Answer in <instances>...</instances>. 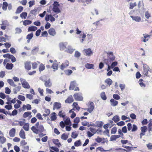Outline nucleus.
<instances>
[{
    "instance_id": "nucleus-1",
    "label": "nucleus",
    "mask_w": 152,
    "mask_h": 152,
    "mask_svg": "<svg viewBox=\"0 0 152 152\" xmlns=\"http://www.w3.org/2000/svg\"><path fill=\"white\" fill-rule=\"evenodd\" d=\"M107 59L103 58V61L104 63L108 65L107 71H109L110 70L111 68V65L110 66L109 64H111L112 62L115 60V57L113 55L112 52H110L107 53Z\"/></svg>"
},
{
    "instance_id": "nucleus-2",
    "label": "nucleus",
    "mask_w": 152,
    "mask_h": 152,
    "mask_svg": "<svg viewBox=\"0 0 152 152\" xmlns=\"http://www.w3.org/2000/svg\"><path fill=\"white\" fill-rule=\"evenodd\" d=\"M31 130L35 133L37 134L39 132H42L45 130L43 125H40L37 129L35 126H33L31 128Z\"/></svg>"
},
{
    "instance_id": "nucleus-3",
    "label": "nucleus",
    "mask_w": 152,
    "mask_h": 152,
    "mask_svg": "<svg viewBox=\"0 0 152 152\" xmlns=\"http://www.w3.org/2000/svg\"><path fill=\"white\" fill-rule=\"evenodd\" d=\"M53 11L56 13H58L61 12V10L59 8V4L56 1L53 4Z\"/></svg>"
},
{
    "instance_id": "nucleus-4",
    "label": "nucleus",
    "mask_w": 152,
    "mask_h": 152,
    "mask_svg": "<svg viewBox=\"0 0 152 152\" xmlns=\"http://www.w3.org/2000/svg\"><path fill=\"white\" fill-rule=\"evenodd\" d=\"M83 51L84 55L88 56H91L93 53V52L90 48L84 49Z\"/></svg>"
},
{
    "instance_id": "nucleus-5",
    "label": "nucleus",
    "mask_w": 152,
    "mask_h": 152,
    "mask_svg": "<svg viewBox=\"0 0 152 152\" xmlns=\"http://www.w3.org/2000/svg\"><path fill=\"white\" fill-rule=\"evenodd\" d=\"M20 80L22 86L24 88L28 89L30 88V86L28 83L25 80H24L23 79L22 80L21 79Z\"/></svg>"
},
{
    "instance_id": "nucleus-6",
    "label": "nucleus",
    "mask_w": 152,
    "mask_h": 152,
    "mask_svg": "<svg viewBox=\"0 0 152 152\" xmlns=\"http://www.w3.org/2000/svg\"><path fill=\"white\" fill-rule=\"evenodd\" d=\"M94 105L93 102H91L88 106V108L85 109L88 111L90 113H91L94 110Z\"/></svg>"
},
{
    "instance_id": "nucleus-7",
    "label": "nucleus",
    "mask_w": 152,
    "mask_h": 152,
    "mask_svg": "<svg viewBox=\"0 0 152 152\" xmlns=\"http://www.w3.org/2000/svg\"><path fill=\"white\" fill-rule=\"evenodd\" d=\"M69 62L67 61H66L60 66V68L62 70H63L65 68H66L69 66Z\"/></svg>"
},
{
    "instance_id": "nucleus-8",
    "label": "nucleus",
    "mask_w": 152,
    "mask_h": 152,
    "mask_svg": "<svg viewBox=\"0 0 152 152\" xmlns=\"http://www.w3.org/2000/svg\"><path fill=\"white\" fill-rule=\"evenodd\" d=\"M75 99L77 101H81L83 100V98L81 96L77 93L73 95Z\"/></svg>"
},
{
    "instance_id": "nucleus-9",
    "label": "nucleus",
    "mask_w": 152,
    "mask_h": 152,
    "mask_svg": "<svg viewBox=\"0 0 152 152\" xmlns=\"http://www.w3.org/2000/svg\"><path fill=\"white\" fill-rule=\"evenodd\" d=\"M50 19L51 22H53L55 21V18L51 14L49 15H47L45 17V20L46 21H48Z\"/></svg>"
},
{
    "instance_id": "nucleus-10",
    "label": "nucleus",
    "mask_w": 152,
    "mask_h": 152,
    "mask_svg": "<svg viewBox=\"0 0 152 152\" xmlns=\"http://www.w3.org/2000/svg\"><path fill=\"white\" fill-rule=\"evenodd\" d=\"M122 147L126 148V149H122L124 151H126V152H129L130 151L134 150V147H130L124 145H122Z\"/></svg>"
},
{
    "instance_id": "nucleus-11",
    "label": "nucleus",
    "mask_w": 152,
    "mask_h": 152,
    "mask_svg": "<svg viewBox=\"0 0 152 152\" xmlns=\"http://www.w3.org/2000/svg\"><path fill=\"white\" fill-rule=\"evenodd\" d=\"M48 32L49 34L52 36H54L56 34V32L55 29L53 28H50L49 29Z\"/></svg>"
},
{
    "instance_id": "nucleus-12",
    "label": "nucleus",
    "mask_w": 152,
    "mask_h": 152,
    "mask_svg": "<svg viewBox=\"0 0 152 152\" xmlns=\"http://www.w3.org/2000/svg\"><path fill=\"white\" fill-rule=\"evenodd\" d=\"M67 45V43L66 42L60 43L59 44V46L60 50H62L66 48V46Z\"/></svg>"
},
{
    "instance_id": "nucleus-13",
    "label": "nucleus",
    "mask_w": 152,
    "mask_h": 152,
    "mask_svg": "<svg viewBox=\"0 0 152 152\" xmlns=\"http://www.w3.org/2000/svg\"><path fill=\"white\" fill-rule=\"evenodd\" d=\"M25 68L28 70H30L31 69V66L30 62L26 61L24 63Z\"/></svg>"
},
{
    "instance_id": "nucleus-14",
    "label": "nucleus",
    "mask_w": 152,
    "mask_h": 152,
    "mask_svg": "<svg viewBox=\"0 0 152 152\" xmlns=\"http://www.w3.org/2000/svg\"><path fill=\"white\" fill-rule=\"evenodd\" d=\"M61 106V103L57 102H55L53 104V109L55 110V109H58L60 108Z\"/></svg>"
},
{
    "instance_id": "nucleus-15",
    "label": "nucleus",
    "mask_w": 152,
    "mask_h": 152,
    "mask_svg": "<svg viewBox=\"0 0 152 152\" xmlns=\"http://www.w3.org/2000/svg\"><path fill=\"white\" fill-rule=\"evenodd\" d=\"M74 101V99L72 96H69L65 100L66 103H71Z\"/></svg>"
},
{
    "instance_id": "nucleus-16",
    "label": "nucleus",
    "mask_w": 152,
    "mask_h": 152,
    "mask_svg": "<svg viewBox=\"0 0 152 152\" xmlns=\"http://www.w3.org/2000/svg\"><path fill=\"white\" fill-rule=\"evenodd\" d=\"M15 129L14 128H12L9 131V134L10 137H13L15 136Z\"/></svg>"
},
{
    "instance_id": "nucleus-17",
    "label": "nucleus",
    "mask_w": 152,
    "mask_h": 152,
    "mask_svg": "<svg viewBox=\"0 0 152 152\" xmlns=\"http://www.w3.org/2000/svg\"><path fill=\"white\" fill-rule=\"evenodd\" d=\"M76 85V82L75 81H72L71 82L69 89V90H74L75 88Z\"/></svg>"
},
{
    "instance_id": "nucleus-18",
    "label": "nucleus",
    "mask_w": 152,
    "mask_h": 152,
    "mask_svg": "<svg viewBox=\"0 0 152 152\" xmlns=\"http://www.w3.org/2000/svg\"><path fill=\"white\" fill-rule=\"evenodd\" d=\"M44 85L45 87H50L51 86L52 84L50 82V79L48 80L45 81Z\"/></svg>"
},
{
    "instance_id": "nucleus-19",
    "label": "nucleus",
    "mask_w": 152,
    "mask_h": 152,
    "mask_svg": "<svg viewBox=\"0 0 152 152\" xmlns=\"http://www.w3.org/2000/svg\"><path fill=\"white\" fill-rule=\"evenodd\" d=\"M121 137L120 135H112L110 138V141L115 140L116 139L119 138Z\"/></svg>"
},
{
    "instance_id": "nucleus-20",
    "label": "nucleus",
    "mask_w": 152,
    "mask_h": 152,
    "mask_svg": "<svg viewBox=\"0 0 152 152\" xmlns=\"http://www.w3.org/2000/svg\"><path fill=\"white\" fill-rule=\"evenodd\" d=\"M131 17L132 19L133 20L136 22H139L141 20L140 17L139 16H131Z\"/></svg>"
},
{
    "instance_id": "nucleus-21",
    "label": "nucleus",
    "mask_w": 152,
    "mask_h": 152,
    "mask_svg": "<svg viewBox=\"0 0 152 152\" xmlns=\"http://www.w3.org/2000/svg\"><path fill=\"white\" fill-rule=\"evenodd\" d=\"M21 88L20 86H18L13 89V91L14 94H17L18 92H19Z\"/></svg>"
},
{
    "instance_id": "nucleus-22",
    "label": "nucleus",
    "mask_w": 152,
    "mask_h": 152,
    "mask_svg": "<svg viewBox=\"0 0 152 152\" xmlns=\"http://www.w3.org/2000/svg\"><path fill=\"white\" fill-rule=\"evenodd\" d=\"M74 146L75 147H79L81 145L82 143L80 140H78L75 141L74 143Z\"/></svg>"
},
{
    "instance_id": "nucleus-23",
    "label": "nucleus",
    "mask_w": 152,
    "mask_h": 152,
    "mask_svg": "<svg viewBox=\"0 0 152 152\" xmlns=\"http://www.w3.org/2000/svg\"><path fill=\"white\" fill-rule=\"evenodd\" d=\"M19 135L20 137L23 139H25L26 138L25 133L23 130H20L19 133Z\"/></svg>"
},
{
    "instance_id": "nucleus-24",
    "label": "nucleus",
    "mask_w": 152,
    "mask_h": 152,
    "mask_svg": "<svg viewBox=\"0 0 152 152\" xmlns=\"http://www.w3.org/2000/svg\"><path fill=\"white\" fill-rule=\"evenodd\" d=\"M110 102L111 105L113 106H115L118 104V102L113 99H111L110 100Z\"/></svg>"
},
{
    "instance_id": "nucleus-25",
    "label": "nucleus",
    "mask_w": 152,
    "mask_h": 152,
    "mask_svg": "<svg viewBox=\"0 0 152 152\" xmlns=\"http://www.w3.org/2000/svg\"><path fill=\"white\" fill-rule=\"evenodd\" d=\"M13 67V64L12 63H7L6 66V68L8 70L11 69Z\"/></svg>"
},
{
    "instance_id": "nucleus-26",
    "label": "nucleus",
    "mask_w": 152,
    "mask_h": 152,
    "mask_svg": "<svg viewBox=\"0 0 152 152\" xmlns=\"http://www.w3.org/2000/svg\"><path fill=\"white\" fill-rule=\"evenodd\" d=\"M23 110H25L26 109L27 110H30L31 109V105L29 104H27L26 105H23L22 107Z\"/></svg>"
},
{
    "instance_id": "nucleus-27",
    "label": "nucleus",
    "mask_w": 152,
    "mask_h": 152,
    "mask_svg": "<svg viewBox=\"0 0 152 152\" xmlns=\"http://www.w3.org/2000/svg\"><path fill=\"white\" fill-rule=\"evenodd\" d=\"M37 29V27L35 26H31L28 28V31H36Z\"/></svg>"
},
{
    "instance_id": "nucleus-28",
    "label": "nucleus",
    "mask_w": 152,
    "mask_h": 152,
    "mask_svg": "<svg viewBox=\"0 0 152 152\" xmlns=\"http://www.w3.org/2000/svg\"><path fill=\"white\" fill-rule=\"evenodd\" d=\"M105 82L107 83V85L110 86L112 84L113 81L110 78H108L105 80Z\"/></svg>"
},
{
    "instance_id": "nucleus-29",
    "label": "nucleus",
    "mask_w": 152,
    "mask_h": 152,
    "mask_svg": "<svg viewBox=\"0 0 152 152\" xmlns=\"http://www.w3.org/2000/svg\"><path fill=\"white\" fill-rule=\"evenodd\" d=\"M65 51L67 53L72 54L73 53L74 50L70 46H69L68 47L67 49L65 50Z\"/></svg>"
},
{
    "instance_id": "nucleus-30",
    "label": "nucleus",
    "mask_w": 152,
    "mask_h": 152,
    "mask_svg": "<svg viewBox=\"0 0 152 152\" xmlns=\"http://www.w3.org/2000/svg\"><path fill=\"white\" fill-rule=\"evenodd\" d=\"M50 119L52 121H54L55 120L56 118L57 117L56 115V113L55 112L52 113L51 115Z\"/></svg>"
},
{
    "instance_id": "nucleus-31",
    "label": "nucleus",
    "mask_w": 152,
    "mask_h": 152,
    "mask_svg": "<svg viewBox=\"0 0 152 152\" xmlns=\"http://www.w3.org/2000/svg\"><path fill=\"white\" fill-rule=\"evenodd\" d=\"M103 124V122L102 121H97L96 122V126L98 127H102Z\"/></svg>"
},
{
    "instance_id": "nucleus-32",
    "label": "nucleus",
    "mask_w": 152,
    "mask_h": 152,
    "mask_svg": "<svg viewBox=\"0 0 152 152\" xmlns=\"http://www.w3.org/2000/svg\"><path fill=\"white\" fill-rule=\"evenodd\" d=\"M8 6V4L7 2H4L3 3L2 9L6 11L7 10Z\"/></svg>"
},
{
    "instance_id": "nucleus-33",
    "label": "nucleus",
    "mask_w": 152,
    "mask_h": 152,
    "mask_svg": "<svg viewBox=\"0 0 152 152\" xmlns=\"http://www.w3.org/2000/svg\"><path fill=\"white\" fill-rule=\"evenodd\" d=\"M94 66V64L89 63H87L85 65L86 68L88 69H93Z\"/></svg>"
},
{
    "instance_id": "nucleus-34",
    "label": "nucleus",
    "mask_w": 152,
    "mask_h": 152,
    "mask_svg": "<svg viewBox=\"0 0 152 152\" xmlns=\"http://www.w3.org/2000/svg\"><path fill=\"white\" fill-rule=\"evenodd\" d=\"M144 37V39L143 40V41L144 42H146L148 40L149 38H150V36L146 34H143Z\"/></svg>"
},
{
    "instance_id": "nucleus-35",
    "label": "nucleus",
    "mask_w": 152,
    "mask_h": 152,
    "mask_svg": "<svg viewBox=\"0 0 152 152\" xmlns=\"http://www.w3.org/2000/svg\"><path fill=\"white\" fill-rule=\"evenodd\" d=\"M23 7L21 6H19L17 9L16 13L19 14L23 10Z\"/></svg>"
},
{
    "instance_id": "nucleus-36",
    "label": "nucleus",
    "mask_w": 152,
    "mask_h": 152,
    "mask_svg": "<svg viewBox=\"0 0 152 152\" xmlns=\"http://www.w3.org/2000/svg\"><path fill=\"white\" fill-rule=\"evenodd\" d=\"M7 81L10 85L14 87L16 86V85L15 84L12 79H8L7 80Z\"/></svg>"
},
{
    "instance_id": "nucleus-37",
    "label": "nucleus",
    "mask_w": 152,
    "mask_h": 152,
    "mask_svg": "<svg viewBox=\"0 0 152 152\" xmlns=\"http://www.w3.org/2000/svg\"><path fill=\"white\" fill-rule=\"evenodd\" d=\"M112 120L115 122L117 123L120 120V118L118 115H116L114 116L112 118Z\"/></svg>"
},
{
    "instance_id": "nucleus-38",
    "label": "nucleus",
    "mask_w": 152,
    "mask_h": 152,
    "mask_svg": "<svg viewBox=\"0 0 152 152\" xmlns=\"http://www.w3.org/2000/svg\"><path fill=\"white\" fill-rule=\"evenodd\" d=\"M27 13L26 12H22L20 15V17L22 19H26V18Z\"/></svg>"
},
{
    "instance_id": "nucleus-39",
    "label": "nucleus",
    "mask_w": 152,
    "mask_h": 152,
    "mask_svg": "<svg viewBox=\"0 0 152 152\" xmlns=\"http://www.w3.org/2000/svg\"><path fill=\"white\" fill-rule=\"evenodd\" d=\"M33 33H31L28 34L26 36V39H28V42H29V40L33 37Z\"/></svg>"
},
{
    "instance_id": "nucleus-40",
    "label": "nucleus",
    "mask_w": 152,
    "mask_h": 152,
    "mask_svg": "<svg viewBox=\"0 0 152 152\" xmlns=\"http://www.w3.org/2000/svg\"><path fill=\"white\" fill-rule=\"evenodd\" d=\"M61 138L63 140H66L68 138V135L65 133H63L61 135Z\"/></svg>"
},
{
    "instance_id": "nucleus-41",
    "label": "nucleus",
    "mask_w": 152,
    "mask_h": 152,
    "mask_svg": "<svg viewBox=\"0 0 152 152\" xmlns=\"http://www.w3.org/2000/svg\"><path fill=\"white\" fill-rule=\"evenodd\" d=\"M29 124L28 123H26L24 124L23 128L25 131H28L29 130Z\"/></svg>"
},
{
    "instance_id": "nucleus-42",
    "label": "nucleus",
    "mask_w": 152,
    "mask_h": 152,
    "mask_svg": "<svg viewBox=\"0 0 152 152\" xmlns=\"http://www.w3.org/2000/svg\"><path fill=\"white\" fill-rule=\"evenodd\" d=\"M31 114V112L30 111L25 112L23 115V117L24 118H26L29 116Z\"/></svg>"
},
{
    "instance_id": "nucleus-43",
    "label": "nucleus",
    "mask_w": 152,
    "mask_h": 152,
    "mask_svg": "<svg viewBox=\"0 0 152 152\" xmlns=\"http://www.w3.org/2000/svg\"><path fill=\"white\" fill-rule=\"evenodd\" d=\"M31 21L28 20H26L23 22V24L25 26H26L27 25L31 24Z\"/></svg>"
},
{
    "instance_id": "nucleus-44",
    "label": "nucleus",
    "mask_w": 152,
    "mask_h": 152,
    "mask_svg": "<svg viewBox=\"0 0 152 152\" xmlns=\"http://www.w3.org/2000/svg\"><path fill=\"white\" fill-rule=\"evenodd\" d=\"M73 105L74 108H75L76 109L79 111L80 110V107L79 106L77 103L76 102H74L73 104Z\"/></svg>"
},
{
    "instance_id": "nucleus-45",
    "label": "nucleus",
    "mask_w": 152,
    "mask_h": 152,
    "mask_svg": "<svg viewBox=\"0 0 152 152\" xmlns=\"http://www.w3.org/2000/svg\"><path fill=\"white\" fill-rule=\"evenodd\" d=\"M101 96L102 99L104 100H105L107 99V97L104 92L101 93Z\"/></svg>"
},
{
    "instance_id": "nucleus-46",
    "label": "nucleus",
    "mask_w": 152,
    "mask_h": 152,
    "mask_svg": "<svg viewBox=\"0 0 152 152\" xmlns=\"http://www.w3.org/2000/svg\"><path fill=\"white\" fill-rule=\"evenodd\" d=\"M58 115L60 117H62L63 118H64L65 116V113L63 112L62 111H59Z\"/></svg>"
},
{
    "instance_id": "nucleus-47",
    "label": "nucleus",
    "mask_w": 152,
    "mask_h": 152,
    "mask_svg": "<svg viewBox=\"0 0 152 152\" xmlns=\"http://www.w3.org/2000/svg\"><path fill=\"white\" fill-rule=\"evenodd\" d=\"M64 123L66 125H69L71 124L70 119L69 118H67L64 121Z\"/></svg>"
},
{
    "instance_id": "nucleus-48",
    "label": "nucleus",
    "mask_w": 152,
    "mask_h": 152,
    "mask_svg": "<svg viewBox=\"0 0 152 152\" xmlns=\"http://www.w3.org/2000/svg\"><path fill=\"white\" fill-rule=\"evenodd\" d=\"M45 69V66L43 64H41L39 67V70L40 72L42 71Z\"/></svg>"
},
{
    "instance_id": "nucleus-49",
    "label": "nucleus",
    "mask_w": 152,
    "mask_h": 152,
    "mask_svg": "<svg viewBox=\"0 0 152 152\" xmlns=\"http://www.w3.org/2000/svg\"><path fill=\"white\" fill-rule=\"evenodd\" d=\"M6 141V138L4 137L0 136V142L3 144Z\"/></svg>"
},
{
    "instance_id": "nucleus-50",
    "label": "nucleus",
    "mask_w": 152,
    "mask_h": 152,
    "mask_svg": "<svg viewBox=\"0 0 152 152\" xmlns=\"http://www.w3.org/2000/svg\"><path fill=\"white\" fill-rule=\"evenodd\" d=\"M117 130L116 127H114L111 130V134H115Z\"/></svg>"
},
{
    "instance_id": "nucleus-51",
    "label": "nucleus",
    "mask_w": 152,
    "mask_h": 152,
    "mask_svg": "<svg viewBox=\"0 0 152 152\" xmlns=\"http://www.w3.org/2000/svg\"><path fill=\"white\" fill-rule=\"evenodd\" d=\"M53 142L56 145L59 146L61 145L60 143L59 142L58 139H54L53 140Z\"/></svg>"
},
{
    "instance_id": "nucleus-52",
    "label": "nucleus",
    "mask_w": 152,
    "mask_h": 152,
    "mask_svg": "<svg viewBox=\"0 0 152 152\" xmlns=\"http://www.w3.org/2000/svg\"><path fill=\"white\" fill-rule=\"evenodd\" d=\"M137 4L136 2L134 3H131L130 4V7L129 9H132L133 8L136 6Z\"/></svg>"
},
{
    "instance_id": "nucleus-53",
    "label": "nucleus",
    "mask_w": 152,
    "mask_h": 152,
    "mask_svg": "<svg viewBox=\"0 0 152 152\" xmlns=\"http://www.w3.org/2000/svg\"><path fill=\"white\" fill-rule=\"evenodd\" d=\"M104 140V138H102L99 137H98L96 138L95 139V140L98 143H99L102 141L103 140Z\"/></svg>"
},
{
    "instance_id": "nucleus-54",
    "label": "nucleus",
    "mask_w": 152,
    "mask_h": 152,
    "mask_svg": "<svg viewBox=\"0 0 152 152\" xmlns=\"http://www.w3.org/2000/svg\"><path fill=\"white\" fill-rule=\"evenodd\" d=\"M52 67L54 69L57 70L58 67V64L56 63H54L52 65Z\"/></svg>"
},
{
    "instance_id": "nucleus-55",
    "label": "nucleus",
    "mask_w": 152,
    "mask_h": 152,
    "mask_svg": "<svg viewBox=\"0 0 152 152\" xmlns=\"http://www.w3.org/2000/svg\"><path fill=\"white\" fill-rule=\"evenodd\" d=\"M89 130L92 133L94 134H95L97 132V131L95 128L92 127H90L89 128Z\"/></svg>"
},
{
    "instance_id": "nucleus-56",
    "label": "nucleus",
    "mask_w": 152,
    "mask_h": 152,
    "mask_svg": "<svg viewBox=\"0 0 152 152\" xmlns=\"http://www.w3.org/2000/svg\"><path fill=\"white\" fill-rule=\"evenodd\" d=\"M18 98L20 100L23 101L25 100V98L24 96L21 95H19L18 96Z\"/></svg>"
},
{
    "instance_id": "nucleus-57",
    "label": "nucleus",
    "mask_w": 152,
    "mask_h": 152,
    "mask_svg": "<svg viewBox=\"0 0 152 152\" xmlns=\"http://www.w3.org/2000/svg\"><path fill=\"white\" fill-rule=\"evenodd\" d=\"M78 134L74 132L72 133L71 137L73 139L76 138L78 136Z\"/></svg>"
},
{
    "instance_id": "nucleus-58",
    "label": "nucleus",
    "mask_w": 152,
    "mask_h": 152,
    "mask_svg": "<svg viewBox=\"0 0 152 152\" xmlns=\"http://www.w3.org/2000/svg\"><path fill=\"white\" fill-rule=\"evenodd\" d=\"M18 114V111L16 109L14 110L12 112L11 114L10 113L9 115H10L14 116Z\"/></svg>"
},
{
    "instance_id": "nucleus-59",
    "label": "nucleus",
    "mask_w": 152,
    "mask_h": 152,
    "mask_svg": "<svg viewBox=\"0 0 152 152\" xmlns=\"http://www.w3.org/2000/svg\"><path fill=\"white\" fill-rule=\"evenodd\" d=\"M141 131L142 132H145L147 130V127L146 126H143L140 128Z\"/></svg>"
},
{
    "instance_id": "nucleus-60",
    "label": "nucleus",
    "mask_w": 152,
    "mask_h": 152,
    "mask_svg": "<svg viewBox=\"0 0 152 152\" xmlns=\"http://www.w3.org/2000/svg\"><path fill=\"white\" fill-rule=\"evenodd\" d=\"M10 59L12 62L13 63L16 61V59L15 57L12 55H10V57L9 59Z\"/></svg>"
},
{
    "instance_id": "nucleus-61",
    "label": "nucleus",
    "mask_w": 152,
    "mask_h": 152,
    "mask_svg": "<svg viewBox=\"0 0 152 152\" xmlns=\"http://www.w3.org/2000/svg\"><path fill=\"white\" fill-rule=\"evenodd\" d=\"M143 80L142 79H140L139 81L140 83L139 84L142 87H145V85L143 83L142 81H143Z\"/></svg>"
},
{
    "instance_id": "nucleus-62",
    "label": "nucleus",
    "mask_w": 152,
    "mask_h": 152,
    "mask_svg": "<svg viewBox=\"0 0 152 152\" xmlns=\"http://www.w3.org/2000/svg\"><path fill=\"white\" fill-rule=\"evenodd\" d=\"M137 127L135 124H133L132 126V131L134 132L137 130Z\"/></svg>"
},
{
    "instance_id": "nucleus-63",
    "label": "nucleus",
    "mask_w": 152,
    "mask_h": 152,
    "mask_svg": "<svg viewBox=\"0 0 152 152\" xmlns=\"http://www.w3.org/2000/svg\"><path fill=\"white\" fill-rule=\"evenodd\" d=\"M118 64V62L117 61H114L111 64V67L112 68H113L115 66H116Z\"/></svg>"
},
{
    "instance_id": "nucleus-64",
    "label": "nucleus",
    "mask_w": 152,
    "mask_h": 152,
    "mask_svg": "<svg viewBox=\"0 0 152 152\" xmlns=\"http://www.w3.org/2000/svg\"><path fill=\"white\" fill-rule=\"evenodd\" d=\"M113 97L114 99L116 100H118L120 98V96L117 94H114Z\"/></svg>"
}]
</instances>
